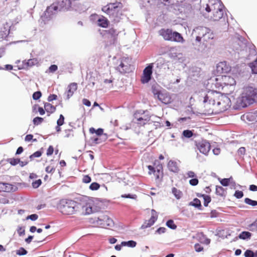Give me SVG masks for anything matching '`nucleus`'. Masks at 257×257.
I'll return each mask as SVG.
<instances>
[{
	"instance_id": "f257e3e1",
	"label": "nucleus",
	"mask_w": 257,
	"mask_h": 257,
	"mask_svg": "<svg viewBox=\"0 0 257 257\" xmlns=\"http://www.w3.org/2000/svg\"><path fill=\"white\" fill-rule=\"evenodd\" d=\"M72 5L71 0H59L57 3H54L47 7L45 11L41 16L39 20L41 24H47L51 20L59 11H67Z\"/></svg>"
},
{
	"instance_id": "f03ea898",
	"label": "nucleus",
	"mask_w": 257,
	"mask_h": 257,
	"mask_svg": "<svg viewBox=\"0 0 257 257\" xmlns=\"http://www.w3.org/2000/svg\"><path fill=\"white\" fill-rule=\"evenodd\" d=\"M257 102V88L251 86H246L243 88L240 97L233 106L235 109H241Z\"/></svg>"
},
{
	"instance_id": "7ed1b4c3",
	"label": "nucleus",
	"mask_w": 257,
	"mask_h": 257,
	"mask_svg": "<svg viewBox=\"0 0 257 257\" xmlns=\"http://www.w3.org/2000/svg\"><path fill=\"white\" fill-rule=\"evenodd\" d=\"M198 36L195 41L199 45L195 49L197 51L203 52L205 51L208 45H211L215 38V34L210 29L205 27H198L196 28Z\"/></svg>"
},
{
	"instance_id": "20e7f679",
	"label": "nucleus",
	"mask_w": 257,
	"mask_h": 257,
	"mask_svg": "<svg viewBox=\"0 0 257 257\" xmlns=\"http://www.w3.org/2000/svg\"><path fill=\"white\" fill-rule=\"evenodd\" d=\"M122 7L123 5L121 3L115 2V3H109L103 6L101 8V10L108 15L109 18L114 23H118L123 16L121 12Z\"/></svg>"
},
{
	"instance_id": "39448f33",
	"label": "nucleus",
	"mask_w": 257,
	"mask_h": 257,
	"mask_svg": "<svg viewBox=\"0 0 257 257\" xmlns=\"http://www.w3.org/2000/svg\"><path fill=\"white\" fill-rule=\"evenodd\" d=\"M79 202L71 199H62L57 204V209L63 214L71 215L79 210Z\"/></svg>"
},
{
	"instance_id": "423d86ee",
	"label": "nucleus",
	"mask_w": 257,
	"mask_h": 257,
	"mask_svg": "<svg viewBox=\"0 0 257 257\" xmlns=\"http://www.w3.org/2000/svg\"><path fill=\"white\" fill-rule=\"evenodd\" d=\"M159 34L163 37L164 40L172 42L183 43L185 42L182 35L176 31H173L171 29H162L159 31Z\"/></svg>"
},
{
	"instance_id": "0eeeda50",
	"label": "nucleus",
	"mask_w": 257,
	"mask_h": 257,
	"mask_svg": "<svg viewBox=\"0 0 257 257\" xmlns=\"http://www.w3.org/2000/svg\"><path fill=\"white\" fill-rule=\"evenodd\" d=\"M223 8L224 7L222 6L220 4L216 7V10L213 12V16H211V20L213 21H221L224 23L226 21L227 22V16L226 14H224Z\"/></svg>"
},
{
	"instance_id": "6e6552de",
	"label": "nucleus",
	"mask_w": 257,
	"mask_h": 257,
	"mask_svg": "<svg viewBox=\"0 0 257 257\" xmlns=\"http://www.w3.org/2000/svg\"><path fill=\"white\" fill-rule=\"evenodd\" d=\"M95 222L97 225L102 228L112 227L114 225L112 219L107 215H101L98 217L95 218Z\"/></svg>"
},
{
	"instance_id": "1a4fd4ad",
	"label": "nucleus",
	"mask_w": 257,
	"mask_h": 257,
	"mask_svg": "<svg viewBox=\"0 0 257 257\" xmlns=\"http://www.w3.org/2000/svg\"><path fill=\"white\" fill-rule=\"evenodd\" d=\"M195 146L200 153L205 156H208L210 150L211 146L207 141L202 140L199 141H195Z\"/></svg>"
},
{
	"instance_id": "9d476101",
	"label": "nucleus",
	"mask_w": 257,
	"mask_h": 257,
	"mask_svg": "<svg viewBox=\"0 0 257 257\" xmlns=\"http://www.w3.org/2000/svg\"><path fill=\"white\" fill-rule=\"evenodd\" d=\"M153 63L149 64L143 70L141 81L145 84L149 82L152 78L153 73Z\"/></svg>"
},
{
	"instance_id": "9b49d317",
	"label": "nucleus",
	"mask_w": 257,
	"mask_h": 257,
	"mask_svg": "<svg viewBox=\"0 0 257 257\" xmlns=\"http://www.w3.org/2000/svg\"><path fill=\"white\" fill-rule=\"evenodd\" d=\"M92 203L87 200H83L79 202V209L81 208L83 213L84 215H89L92 213L94 211L92 209Z\"/></svg>"
},
{
	"instance_id": "f8f14e48",
	"label": "nucleus",
	"mask_w": 257,
	"mask_h": 257,
	"mask_svg": "<svg viewBox=\"0 0 257 257\" xmlns=\"http://www.w3.org/2000/svg\"><path fill=\"white\" fill-rule=\"evenodd\" d=\"M12 24L7 22L3 24L0 31V36L1 38L7 40V38L10 33V31L12 29Z\"/></svg>"
},
{
	"instance_id": "ddd939ff",
	"label": "nucleus",
	"mask_w": 257,
	"mask_h": 257,
	"mask_svg": "<svg viewBox=\"0 0 257 257\" xmlns=\"http://www.w3.org/2000/svg\"><path fill=\"white\" fill-rule=\"evenodd\" d=\"M115 70L121 74L130 73L132 71L131 65L123 60H121L118 66L115 68Z\"/></svg>"
},
{
	"instance_id": "4468645a",
	"label": "nucleus",
	"mask_w": 257,
	"mask_h": 257,
	"mask_svg": "<svg viewBox=\"0 0 257 257\" xmlns=\"http://www.w3.org/2000/svg\"><path fill=\"white\" fill-rule=\"evenodd\" d=\"M231 70V67L225 61L220 62L216 65V71L218 74L227 73Z\"/></svg>"
},
{
	"instance_id": "2eb2a0df",
	"label": "nucleus",
	"mask_w": 257,
	"mask_h": 257,
	"mask_svg": "<svg viewBox=\"0 0 257 257\" xmlns=\"http://www.w3.org/2000/svg\"><path fill=\"white\" fill-rule=\"evenodd\" d=\"M18 189L17 187L10 183L0 182V191L6 192H15Z\"/></svg>"
},
{
	"instance_id": "dca6fc26",
	"label": "nucleus",
	"mask_w": 257,
	"mask_h": 257,
	"mask_svg": "<svg viewBox=\"0 0 257 257\" xmlns=\"http://www.w3.org/2000/svg\"><path fill=\"white\" fill-rule=\"evenodd\" d=\"M215 94L218 95L219 94V93L217 91H214V90L209 91L208 92V94H206L204 97L203 102L206 103V102H208L209 104H212L213 105H215L216 102H215L214 98L213 97V96Z\"/></svg>"
},
{
	"instance_id": "f3484780",
	"label": "nucleus",
	"mask_w": 257,
	"mask_h": 257,
	"mask_svg": "<svg viewBox=\"0 0 257 257\" xmlns=\"http://www.w3.org/2000/svg\"><path fill=\"white\" fill-rule=\"evenodd\" d=\"M77 89V84L73 82L70 83L67 87V90L66 92V99L68 100L73 95L74 92Z\"/></svg>"
},
{
	"instance_id": "a211bd4d",
	"label": "nucleus",
	"mask_w": 257,
	"mask_h": 257,
	"mask_svg": "<svg viewBox=\"0 0 257 257\" xmlns=\"http://www.w3.org/2000/svg\"><path fill=\"white\" fill-rule=\"evenodd\" d=\"M221 79L225 86L228 85L232 86L235 85L236 83V81L234 79L230 76L221 75Z\"/></svg>"
},
{
	"instance_id": "6ab92c4d",
	"label": "nucleus",
	"mask_w": 257,
	"mask_h": 257,
	"mask_svg": "<svg viewBox=\"0 0 257 257\" xmlns=\"http://www.w3.org/2000/svg\"><path fill=\"white\" fill-rule=\"evenodd\" d=\"M157 98L160 101L165 104L170 103L172 101L171 97L167 93H162L161 94H159Z\"/></svg>"
},
{
	"instance_id": "aec40b11",
	"label": "nucleus",
	"mask_w": 257,
	"mask_h": 257,
	"mask_svg": "<svg viewBox=\"0 0 257 257\" xmlns=\"http://www.w3.org/2000/svg\"><path fill=\"white\" fill-rule=\"evenodd\" d=\"M168 168L169 170L174 173H178L179 171V167L177 166V162L170 160L168 163Z\"/></svg>"
},
{
	"instance_id": "412c9836",
	"label": "nucleus",
	"mask_w": 257,
	"mask_h": 257,
	"mask_svg": "<svg viewBox=\"0 0 257 257\" xmlns=\"http://www.w3.org/2000/svg\"><path fill=\"white\" fill-rule=\"evenodd\" d=\"M157 218L158 216L156 211L154 209H152L151 217L148 220H147L148 221V225H146V226H152L157 220Z\"/></svg>"
},
{
	"instance_id": "4be33fe9",
	"label": "nucleus",
	"mask_w": 257,
	"mask_h": 257,
	"mask_svg": "<svg viewBox=\"0 0 257 257\" xmlns=\"http://www.w3.org/2000/svg\"><path fill=\"white\" fill-rule=\"evenodd\" d=\"M189 205L197 208L199 210H203V207L202 206L201 201L199 199L197 198H194L192 201L190 202L189 203Z\"/></svg>"
},
{
	"instance_id": "5701e85b",
	"label": "nucleus",
	"mask_w": 257,
	"mask_h": 257,
	"mask_svg": "<svg viewBox=\"0 0 257 257\" xmlns=\"http://www.w3.org/2000/svg\"><path fill=\"white\" fill-rule=\"evenodd\" d=\"M246 118L249 121L257 122V111L250 112L245 114Z\"/></svg>"
},
{
	"instance_id": "b1692460",
	"label": "nucleus",
	"mask_w": 257,
	"mask_h": 257,
	"mask_svg": "<svg viewBox=\"0 0 257 257\" xmlns=\"http://www.w3.org/2000/svg\"><path fill=\"white\" fill-rule=\"evenodd\" d=\"M107 138V136L106 134H104L102 137H95V138H91V140L92 141V142L94 144H98L102 143L103 142L105 141Z\"/></svg>"
},
{
	"instance_id": "393cba45",
	"label": "nucleus",
	"mask_w": 257,
	"mask_h": 257,
	"mask_svg": "<svg viewBox=\"0 0 257 257\" xmlns=\"http://www.w3.org/2000/svg\"><path fill=\"white\" fill-rule=\"evenodd\" d=\"M23 63L25 65H26L28 67H32L37 65L39 63V61L37 58H33L30 59L27 61L26 60H24L23 61Z\"/></svg>"
},
{
	"instance_id": "a878e982",
	"label": "nucleus",
	"mask_w": 257,
	"mask_h": 257,
	"mask_svg": "<svg viewBox=\"0 0 257 257\" xmlns=\"http://www.w3.org/2000/svg\"><path fill=\"white\" fill-rule=\"evenodd\" d=\"M215 193L216 195L221 197H225L226 195V191L222 186H216L215 189Z\"/></svg>"
},
{
	"instance_id": "bb28decb",
	"label": "nucleus",
	"mask_w": 257,
	"mask_h": 257,
	"mask_svg": "<svg viewBox=\"0 0 257 257\" xmlns=\"http://www.w3.org/2000/svg\"><path fill=\"white\" fill-rule=\"evenodd\" d=\"M44 108L45 110L50 113H53L56 111V106H54L51 103L46 102L44 103Z\"/></svg>"
},
{
	"instance_id": "cd10ccee",
	"label": "nucleus",
	"mask_w": 257,
	"mask_h": 257,
	"mask_svg": "<svg viewBox=\"0 0 257 257\" xmlns=\"http://www.w3.org/2000/svg\"><path fill=\"white\" fill-rule=\"evenodd\" d=\"M152 92L155 97H158L159 94H161L162 92L161 91V87L157 85H153L152 86Z\"/></svg>"
},
{
	"instance_id": "c85d7f7f",
	"label": "nucleus",
	"mask_w": 257,
	"mask_h": 257,
	"mask_svg": "<svg viewBox=\"0 0 257 257\" xmlns=\"http://www.w3.org/2000/svg\"><path fill=\"white\" fill-rule=\"evenodd\" d=\"M89 132L90 134H96L97 136L98 137H103V129L101 128H99L97 130H95L94 127H90L89 128Z\"/></svg>"
},
{
	"instance_id": "c756f323",
	"label": "nucleus",
	"mask_w": 257,
	"mask_h": 257,
	"mask_svg": "<svg viewBox=\"0 0 257 257\" xmlns=\"http://www.w3.org/2000/svg\"><path fill=\"white\" fill-rule=\"evenodd\" d=\"M108 23L109 21L108 20L104 17L98 20V25L101 27L106 28L108 26Z\"/></svg>"
},
{
	"instance_id": "7c9ffc66",
	"label": "nucleus",
	"mask_w": 257,
	"mask_h": 257,
	"mask_svg": "<svg viewBox=\"0 0 257 257\" xmlns=\"http://www.w3.org/2000/svg\"><path fill=\"white\" fill-rule=\"evenodd\" d=\"M251 236V233L248 231H243L238 235V238L243 240L249 239Z\"/></svg>"
},
{
	"instance_id": "2f4dec72",
	"label": "nucleus",
	"mask_w": 257,
	"mask_h": 257,
	"mask_svg": "<svg viewBox=\"0 0 257 257\" xmlns=\"http://www.w3.org/2000/svg\"><path fill=\"white\" fill-rule=\"evenodd\" d=\"M196 136L193 133V130H185L182 132V138L184 137L187 139L191 138L193 136Z\"/></svg>"
},
{
	"instance_id": "473e14b6",
	"label": "nucleus",
	"mask_w": 257,
	"mask_h": 257,
	"mask_svg": "<svg viewBox=\"0 0 257 257\" xmlns=\"http://www.w3.org/2000/svg\"><path fill=\"white\" fill-rule=\"evenodd\" d=\"M219 4L218 3H210L209 4H207L206 7L205 8V10L206 12L209 13L211 11L213 12L214 11L216 10V7L218 6Z\"/></svg>"
},
{
	"instance_id": "72a5a7b5",
	"label": "nucleus",
	"mask_w": 257,
	"mask_h": 257,
	"mask_svg": "<svg viewBox=\"0 0 257 257\" xmlns=\"http://www.w3.org/2000/svg\"><path fill=\"white\" fill-rule=\"evenodd\" d=\"M236 39L238 41V43L241 48L247 47L246 40L243 37L238 35L236 36Z\"/></svg>"
},
{
	"instance_id": "f704fd0d",
	"label": "nucleus",
	"mask_w": 257,
	"mask_h": 257,
	"mask_svg": "<svg viewBox=\"0 0 257 257\" xmlns=\"http://www.w3.org/2000/svg\"><path fill=\"white\" fill-rule=\"evenodd\" d=\"M172 193L177 199H180L182 196V192L175 187L172 189Z\"/></svg>"
},
{
	"instance_id": "c9c22d12",
	"label": "nucleus",
	"mask_w": 257,
	"mask_h": 257,
	"mask_svg": "<svg viewBox=\"0 0 257 257\" xmlns=\"http://www.w3.org/2000/svg\"><path fill=\"white\" fill-rule=\"evenodd\" d=\"M121 245H122L123 246H128L131 247H134L137 245L136 241L131 240L127 241H123L121 242Z\"/></svg>"
},
{
	"instance_id": "e433bc0d",
	"label": "nucleus",
	"mask_w": 257,
	"mask_h": 257,
	"mask_svg": "<svg viewBox=\"0 0 257 257\" xmlns=\"http://www.w3.org/2000/svg\"><path fill=\"white\" fill-rule=\"evenodd\" d=\"M249 66L251 69L252 73L257 74V58L254 61L249 63Z\"/></svg>"
},
{
	"instance_id": "4c0bfd02",
	"label": "nucleus",
	"mask_w": 257,
	"mask_h": 257,
	"mask_svg": "<svg viewBox=\"0 0 257 257\" xmlns=\"http://www.w3.org/2000/svg\"><path fill=\"white\" fill-rule=\"evenodd\" d=\"M221 77L215 78V81H216L215 84V87L216 88L220 90V89H223V88L225 86L224 84L223 83V81L221 80V81L218 82L219 80H221Z\"/></svg>"
},
{
	"instance_id": "58836bf2",
	"label": "nucleus",
	"mask_w": 257,
	"mask_h": 257,
	"mask_svg": "<svg viewBox=\"0 0 257 257\" xmlns=\"http://www.w3.org/2000/svg\"><path fill=\"white\" fill-rule=\"evenodd\" d=\"M179 54L176 52V50L174 49L170 50V52L168 53V56L170 58L177 59L179 58L178 57Z\"/></svg>"
},
{
	"instance_id": "ea45409f",
	"label": "nucleus",
	"mask_w": 257,
	"mask_h": 257,
	"mask_svg": "<svg viewBox=\"0 0 257 257\" xmlns=\"http://www.w3.org/2000/svg\"><path fill=\"white\" fill-rule=\"evenodd\" d=\"M244 202L246 204L251 206H255L257 205V201L252 200L249 198H245L244 199Z\"/></svg>"
},
{
	"instance_id": "a19ab883",
	"label": "nucleus",
	"mask_w": 257,
	"mask_h": 257,
	"mask_svg": "<svg viewBox=\"0 0 257 257\" xmlns=\"http://www.w3.org/2000/svg\"><path fill=\"white\" fill-rule=\"evenodd\" d=\"M166 226L173 230L176 229L177 225L174 223V221L172 219H169L166 222Z\"/></svg>"
},
{
	"instance_id": "79ce46f5",
	"label": "nucleus",
	"mask_w": 257,
	"mask_h": 257,
	"mask_svg": "<svg viewBox=\"0 0 257 257\" xmlns=\"http://www.w3.org/2000/svg\"><path fill=\"white\" fill-rule=\"evenodd\" d=\"M232 179V178L231 177L229 178L221 179L220 180V183L223 186L226 187L229 185L230 183V180Z\"/></svg>"
},
{
	"instance_id": "37998d69",
	"label": "nucleus",
	"mask_w": 257,
	"mask_h": 257,
	"mask_svg": "<svg viewBox=\"0 0 257 257\" xmlns=\"http://www.w3.org/2000/svg\"><path fill=\"white\" fill-rule=\"evenodd\" d=\"M7 161L12 166H16L20 162V159L19 158H9L8 159Z\"/></svg>"
},
{
	"instance_id": "c03bdc74",
	"label": "nucleus",
	"mask_w": 257,
	"mask_h": 257,
	"mask_svg": "<svg viewBox=\"0 0 257 257\" xmlns=\"http://www.w3.org/2000/svg\"><path fill=\"white\" fill-rule=\"evenodd\" d=\"M106 32L108 34L111 35L112 37H115L118 34V32L113 28L107 30Z\"/></svg>"
},
{
	"instance_id": "a18cd8bd",
	"label": "nucleus",
	"mask_w": 257,
	"mask_h": 257,
	"mask_svg": "<svg viewBox=\"0 0 257 257\" xmlns=\"http://www.w3.org/2000/svg\"><path fill=\"white\" fill-rule=\"evenodd\" d=\"M44 121V118L39 116L35 117L33 120V122L34 125H38L40 124Z\"/></svg>"
},
{
	"instance_id": "49530a36",
	"label": "nucleus",
	"mask_w": 257,
	"mask_h": 257,
	"mask_svg": "<svg viewBox=\"0 0 257 257\" xmlns=\"http://www.w3.org/2000/svg\"><path fill=\"white\" fill-rule=\"evenodd\" d=\"M27 253V250L23 247H20L19 249L16 250V254L20 256L26 255Z\"/></svg>"
},
{
	"instance_id": "de8ad7c7",
	"label": "nucleus",
	"mask_w": 257,
	"mask_h": 257,
	"mask_svg": "<svg viewBox=\"0 0 257 257\" xmlns=\"http://www.w3.org/2000/svg\"><path fill=\"white\" fill-rule=\"evenodd\" d=\"M249 53L250 55H255L256 54L255 47L253 44H250L248 46Z\"/></svg>"
},
{
	"instance_id": "09e8293b",
	"label": "nucleus",
	"mask_w": 257,
	"mask_h": 257,
	"mask_svg": "<svg viewBox=\"0 0 257 257\" xmlns=\"http://www.w3.org/2000/svg\"><path fill=\"white\" fill-rule=\"evenodd\" d=\"M249 229L251 231H257V218L249 225Z\"/></svg>"
},
{
	"instance_id": "8fccbe9b",
	"label": "nucleus",
	"mask_w": 257,
	"mask_h": 257,
	"mask_svg": "<svg viewBox=\"0 0 257 257\" xmlns=\"http://www.w3.org/2000/svg\"><path fill=\"white\" fill-rule=\"evenodd\" d=\"M121 197L122 198H130V199H134V200H136L137 198V195L132 194H130V193L122 194V195H121Z\"/></svg>"
},
{
	"instance_id": "3c124183",
	"label": "nucleus",
	"mask_w": 257,
	"mask_h": 257,
	"mask_svg": "<svg viewBox=\"0 0 257 257\" xmlns=\"http://www.w3.org/2000/svg\"><path fill=\"white\" fill-rule=\"evenodd\" d=\"M153 174L155 176L156 179H162L163 176V171H157L155 170V172L153 173Z\"/></svg>"
},
{
	"instance_id": "603ef678",
	"label": "nucleus",
	"mask_w": 257,
	"mask_h": 257,
	"mask_svg": "<svg viewBox=\"0 0 257 257\" xmlns=\"http://www.w3.org/2000/svg\"><path fill=\"white\" fill-rule=\"evenodd\" d=\"M100 187V185L97 182H93L89 186V189L91 190H97Z\"/></svg>"
},
{
	"instance_id": "864d4df0",
	"label": "nucleus",
	"mask_w": 257,
	"mask_h": 257,
	"mask_svg": "<svg viewBox=\"0 0 257 257\" xmlns=\"http://www.w3.org/2000/svg\"><path fill=\"white\" fill-rule=\"evenodd\" d=\"M42 96V93L40 91L35 92L33 94V98L34 100H37L40 98Z\"/></svg>"
},
{
	"instance_id": "5fc2aeb1",
	"label": "nucleus",
	"mask_w": 257,
	"mask_h": 257,
	"mask_svg": "<svg viewBox=\"0 0 257 257\" xmlns=\"http://www.w3.org/2000/svg\"><path fill=\"white\" fill-rule=\"evenodd\" d=\"M198 183H199V180L197 177L195 178H192L189 180V184L191 186H196L198 185Z\"/></svg>"
},
{
	"instance_id": "6e6d98bb",
	"label": "nucleus",
	"mask_w": 257,
	"mask_h": 257,
	"mask_svg": "<svg viewBox=\"0 0 257 257\" xmlns=\"http://www.w3.org/2000/svg\"><path fill=\"white\" fill-rule=\"evenodd\" d=\"M245 257H254V252L250 249H247L244 253Z\"/></svg>"
},
{
	"instance_id": "4d7b16f0",
	"label": "nucleus",
	"mask_w": 257,
	"mask_h": 257,
	"mask_svg": "<svg viewBox=\"0 0 257 257\" xmlns=\"http://www.w3.org/2000/svg\"><path fill=\"white\" fill-rule=\"evenodd\" d=\"M42 184V181L41 179H38L37 180H36L35 181H34L32 183V187L34 188H38Z\"/></svg>"
},
{
	"instance_id": "13d9d810",
	"label": "nucleus",
	"mask_w": 257,
	"mask_h": 257,
	"mask_svg": "<svg viewBox=\"0 0 257 257\" xmlns=\"http://www.w3.org/2000/svg\"><path fill=\"white\" fill-rule=\"evenodd\" d=\"M234 196L237 199H240L243 196V193L241 191L236 190L234 194Z\"/></svg>"
},
{
	"instance_id": "bf43d9fd",
	"label": "nucleus",
	"mask_w": 257,
	"mask_h": 257,
	"mask_svg": "<svg viewBox=\"0 0 257 257\" xmlns=\"http://www.w3.org/2000/svg\"><path fill=\"white\" fill-rule=\"evenodd\" d=\"M64 116L63 114H60L59 118L57 121V124L59 125H62L64 123Z\"/></svg>"
},
{
	"instance_id": "052dcab7",
	"label": "nucleus",
	"mask_w": 257,
	"mask_h": 257,
	"mask_svg": "<svg viewBox=\"0 0 257 257\" xmlns=\"http://www.w3.org/2000/svg\"><path fill=\"white\" fill-rule=\"evenodd\" d=\"M203 205L205 207H207L208 205V204L211 202V198L210 196L205 197V198H204Z\"/></svg>"
},
{
	"instance_id": "680f3d73",
	"label": "nucleus",
	"mask_w": 257,
	"mask_h": 257,
	"mask_svg": "<svg viewBox=\"0 0 257 257\" xmlns=\"http://www.w3.org/2000/svg\"><path fill=\"white\" fill-rule=\"evenodd\" d=\"M58 69V66L55 64L50 65L49 67V71L50 73H54Z\"/></svg>"
},
{
	"instance_id": "e2e57ef3",
	"label": "nucleus",
	"mask_w": 257,
	"mask_h": 257,
	"mask_svg": "<svg viewBox=\"0 0 257 257\" xmlns=\"http://www.w3.org/2000/svg\"><path fill=\"white\" fill-rule=\"evenodd\" d=\"M38 218V215L36 214H32L30 215H28L26 219H30L32 221H35Z\"/></svg>"
},
{
	"instance_id": "0e129e2a",
	"label": "nucleus",
	"mask_w": 257,
	"mask_h": 257,
	"mask_svg": "<svg viewBox=\"0 0 257 257\" xmlns=\"http://www.w3.org/2000/svg\"><path fill=\"white\" fill-rule=\"evenodd\" d=\"M166 228L164 227H160L158 228L155 231V233L161 234L164 233L166 231Z\"/></svg>"
},
{
	"instance_id": "69168bd1",
	"label": "nucleus",
	"mask_w": 257,
	"mask_h": 257,
	"mask_svg": "<svg viewBox=\"0 0 257 257\" xmlns=\"http://www.w3.org/2000/svg\"><path fill=\"white\" fill-rule=\"evenodd\" d=\"M17 232L20 236H23L25 234V230L22 227L19 226L17 229Z\"/></svg>"
},
{
	"instance_id": "338daca9",
	"label": "nucleus",
	"mask_w": 257,
	"mask_h": 257,
	"mask_svg": "<svg viewBox=\"0 0 257 257\" xmlns=\"http://www.w3.org/2000/svg\"><path fill=\"white\" fill-rule=\"evenodd\" d=\"M237 153L240 156H243L245 153V148L244 147H240L238 150Z\"/></svg>"
},
{
	"instance_id": "774afa93",
	"label": "nucleus",
	"mask_w": 257,
	"mask_h": 257,
	"mask_svg": "<svg viewBox=\"0 0 257 257\" xmlns=\"http://www.w3.org/2000/svg\"><path fill=\"white\" fill-rule=\"evenodd\" d=\"M91 177L90 176H89L88 175H85L83 177V179H82L83 182L85 183H89L91 182Z\"/></svg>"
}]
</instances>
